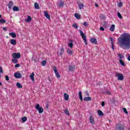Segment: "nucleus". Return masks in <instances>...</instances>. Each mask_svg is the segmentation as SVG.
Returning a JSON list of instances; mask_svg holds the SVG:
<instances>
[{"label":"nucleus","mask_w":130,"mask_h":130,"mask_svg":"<svg viewBox=\"0 0 130 130\" xmlns=\"http://www.w3.org/2000/svg\"><path fill=\"white\" fill-rule=\"evenodd\" d=\"M118 42L120 47L124 50L130 49V34L128 33H123L119 37Z\"/></svg>","instance_id":"1"},{"label":"nucleus","mask_w":130,"mask_h":130,"mask_svg":"<svg viewBox=\"0 0 130 130\" xmlns=\"http://www.w3.org/2000/svg\"><path fill=\"white\" fill-rule=\"evenodd\" d=\"M80 36L82 37L85 45H88V42H87V36L85 35L82 30H80Z\"/></svg>","instance_id":"2"},{"label":"nucleus","mask_w":130,"mask_h":130,"mask_svg":"<svg viewBox=\"0 0 130 130\" xmlns=\"http://www.w3.org/2000/svg\"><path fill=\"white\" fill-rule=\"evenodd\" d=\"M115 76L116 77H117L118 81H123V79L124 77H123V75H122V74L116 72L115 74Z\"/></svg>","instance_id":"3"},{"label":"nucleus","mask_w":130,"mask_h":130,"mask_svg":"<svg viewBox=\"0 0 130 130\" xmlns=\"http://www.w3.org/2000/svg\"><path fill=\"white\" fill-rule=\"evenodd\" d=\"M115 129L116 130H124V125L118 123L116 125Z\"/></svg>","instance_id":"4"},{"label":"nucleus","mask_w":130,"mask_h":130,"mask_svg":"<svg viewBox=\"0 0 130 130\" xmlns=\"http://www.w3.org/2000/svg\"><path fill=\"white\" fill-rule=\"evenodd\" d=\"M36 109L38 110L39 113H43V112H44V110H43L42 107H40V105H39V104H38L36 106Z\"/></svg>","instance_id":"5"},{"label":"nucleus","mask_w":130,"mask_h":130,"mask_svg":"<svg viewBox=\"0 0 130 130\" xmlns=\"http://www.w3.org/2000/svg\"><path fill=\"white\" fill-rule=\"evenodd\" d=\"M53 70L55 74V76L56 78L58 79H59L60 78V75H59V73H58V72L57 71V69L55 67V66L53 67Z\"/></svg>","instance_id":"6"},{"label":"nucleus","mask_w":130,"mask_h":130,"mask_svg":"<svg viewBox=\"0 0 130 130\" xmlns=\"http://www.w3.org/2000/svg\"><path fill=\"white\" fill-rule=\"evenodd\" d=\"M13 58L19 59L21 57V54L19 52L13 53L12 54Z\"/></svg>","instance_id":"7"},{"label":"nucleus","mask_w":130,"mask_h":130,"mask_svg":"<svg viewBox=\"0 0 130 130\" xmlns=\"http://www.w3.org/2000/svg\"><path fill=\"white\" fill-rule=\"evenodd\" d=\"M76 70V66L74 64H70L69 66V70L70 72H74V70Z\"/></svg>","instance_id":"8"},{"label":"nucleus","mask_w":130,"mask_h":130,"mask_svg":"<svg viewBox=\"0 0 130 130\" xmlns=\"http://www.w3.org/2000/svg\"><path fill=\"white\" fill-rule=\"evenodd\" d=\"M14 77L16 78V79H20V78L22 77V75L21 74V73H18V72H16L14 74Z\"/></svg>","instance_id":"9"},{"label":"nucleus","mask_w":130,"mask_h":130,"mask_svg":"<svg viewBox=\"0 0 130 130\" xmlns=\"http://www.w3.org/2000/svg\"><path fill=\"white\" fill-rule=\"evenodd\" d=\"M44 15L46 18H47V19H48V20H50V15H49V14H48L47 11H44Z\"/></svg>","instance_id":"10"},{"label":"nucleus","mask_w":130,"mask_h":130,"mask_svg":"<svg viewBox=\"0 0 130 130\" xmlns=\"http://www.w3.org/2000/svg\"><path fill=\"white\" fill-rule=\"evenodd\" d=\"M8 6V9L9 10H12V7L14 6V4L13 3V2L10 1Z\"/></svg>","instance_id":"11"},{"label":"nucleus","mask_w":130,"mask_h":130,"mask_svg":"<svg viewBox=\"0 0 130 130\" xmlns=\"http://www.w3.org/2000/svg\"><path fill=\"white\" fill-rule=\"evenodd\" d=\"M10 44L12 45H16L17 44V41L15 39H11L10 40Z\"/></svg>","instance_id":"12"},{"label":"nucleus","mask_w":130,"mask_h":130,"mask_svg":"<svg viewBox=\"0 0 130 130\" xmlns=\"http://www.w3.org/2000/svg\"><path fill=\"white\" fill-rule=\"evenodd\" d=\"M89 121L91 124H94L95 122L94 121V118H93V116H90L89 117Z\"/></svg>","instance_id":"13"},{"label":"nucleus","mask_w":130,"mask_h":130,"mask_svg":"<svg viewBox=\"0 0 130 130\" xmlns=\"http://www.w3.org/2000/svg\"><path fill=\"white\" fill-rule=\"evenodd\" d=\"M64 6V2L62 1H60L59 3V8H63V7Z\"/></svg>","instance_id":"14"},{"label":"nucleus","mask_w":130,"mask_h":130,"mask_svg":"<svg viewBox=\"0 0 130 130\" xmlns=\"http://www.w3.org/2000/svg\"><path fill=\"white\" fill-rule=\"evenodd\" d=\"M34 76H35V74H34V72H32L31 74L29 76V77L30 78L32 82H34V81H35V79H34Z\"/></svg>","instance_id":"15"},{"label":"nucleus","mask_w":130,"mask_h":130,"mask_svg":"<svg viewBox=\"0 0 130 130\" xmlns=\"http://www.w3.org/2000/svg\"><path fill=\"white\" fill-rule=\"evenodd\" d=\"M64 100H66V101H68V100H69V98H70V95L69 94H68L67 93H64Z\"/></svg>","instance_id":"16"},{"label":"nucleus","mask_w":130,"mask_h":130,"mask_svg":"<svg viewBox=\"0 0 130 130\" xmlns=\"http://www.w3.org/2000/svg\"><path fill=\"white\" fill-rule=\"evenodd\" d=\"M83 100L84 101H91L92 100V98L90 96L84 97Z\"/></svg>","instance_id":"17"},{"label":"nucleus","mask_w":130,"mask_h":130,"mask_svg":"<svg viewBox=\"0 0 130 130\" xmlns=\"http://www.w3.org/2000/svg\"><path fill=\"white\" fill-rule=\"evenodd\" d=\"M9 35L12 37V38H16L17 37V35L15 32H11L9 33Z\"/></svg>","instance_id":"18"},{"label":"nucleus","mask_w":130,"mask_h":130,"mask_svg":"<svg viewBox=\"0 0 130 130\" xmlns=\"http://www.w3.org/2000/svg\"><path fill=\"white\" fill-rule=\"evenodd\" d=\"M90 41L91 43H93L94 44H97V40L96 39L92 38L90 39Z\"/></svg>","instance_id":"19"},{"label":"nucleus","mask_w":130,"mask_h":130,"mask_svg":"<svg viewBox=\"0 0 130 130\" xmlns=\"http://www.w3.org/2000/svg\"><path fill=\"white\" fill-rule=\"evenodd\" d=\"M115 29V25L112 24L110 28V31H112V32H114Z\"/></svg>","instance_id":"20"},{"label":"nucleus","mask_w":130,"mask_h":130,"mask_svg":"<svg viewBox=\"0 0 130 130\" xmlns=\"http://www.w3.org/2000/svg\"><path fill=\"white\" fill-rule=\"evenodd\" d=\"M78 7H79V10H82V9H83V8H84V4L83 3H79L78 4Z\"/></svg>","instance_id":"21"},{"label":"nucleus","mask_w":130,"mask_h":130,"mask_svg":"<svg viewBox=\"0 0 130 130\" xmlns=\"http://www.w3.org/2000/svg\"><path fill=\"white\" fill-rule=\"evenodd\" d=\"M100 18L101 20H104L106 19V16L104 15V14H100Z\"/></svg>","instance_id":"22"},{"label":"nucleus","mask_w":130,"mask_h":130,"mask_svg":"<svg viewBox=\"0 0 130 130\" xmlns=\"http://www.w3.org/2000/svg\"><path fill=\"white\" fill-rule=\"evenodd\" d=\"M98 114H99V115H100V116H103L104 115V114L103 113L102 111L100 110L98 111Z\"/></svg>","instance_id":"23"},{"label":"nucleus","mask_w":130,"mask_h":130,"mask_svg":"<svg viewBox=\"0 0 130 130\" xmlns=\"http://www.w3.org/2000/svg\"><path fill=\"white\" fill-rule=\"evenodd\" d=\"M13 11L14 12H18L19 11V8L17 6H14L13 7Z\"/></svg>","instance_id":"24"},{"label":"nucleus","mask_w":130,"mask_h":130,"mask_svg":"<svg viewBox=\"0 0 130 130\" xmlns=\"http://www.w3.org/2000/svg\"><path fill=\"white\" fill-rule=\"evenodd\" d=\"M31 20H32V18L31 17V16L28 15L27 18L25 19V22H30Z\"/></svg>","instance_id":"25"},{"label":"nucleus","mask_w":130,"mask_h":130,"mask_svg":"<svg viewBox=\"0 0 130 130\" xmlns=\"http://www.w3.org/2000/svg\"><path fill=\"white\" fill-rule=\"evenodd\" d=\"M79 99H80L81 101H83V96H82V91H79Z\"/></svg>","instance_id":"26"},{"label":"nucleus","mask_w":130,"mask_h":130,"mask_svg":"<svg viewBox=\"0 0 130 130\" xmlns=\"http://www.w3.org/2000/svg\"><path fill=\"white\" fill-rule=\"evenodd\" d=\"M64 112L65 114H66L67 115H68V116H70V112H69V109H66L64 110Z\"/></svg>","instance_id":"27"},{"label":"nucleus","mask_w":130,"mask_h":130,"mask_svg":"<svg viewBox=\"0 0 130 130\" xmlns=\"http://www.w3.org/2000/svg\"><path fill=\"white\" fill-rule=\"evenodd\" d=\"M35 8L37 9V10H39L40 8L39 7V4L38 3H35Z\"/></svg>","instance_id":"28"},{"label":"nucleus","mask_w":130,"mask_h":130,"mask_svg":"<svg viewBox=\"0 0 130 130\" xmlns=\"http://www.w3.org/2000/svg\"><path fill=\"white\" fill-rule=\"evenodd\" d=\"M67 53L68 54H70V55H72L73 54V51H71L70 49H67Z\"/></svg>","instance_id":"29"},{"label":"nucleus","mask_w":130,"mask_h":130,"mask_svg":"<svg viewBox=\"0 0 130 130\" xmlns=\"http://www.w3.org/2000/svg\"><path fill=\"white\" fill-rule=\"evenodd\" d=\"M75 18H76L77 19H81V15H80V14H78V13H76L75 14Z\"/></svg>","instance_id":"30"},{"label":"nucleus","mask_w":130,"mask_h":130,"mask_svg":"<svg viewBox=\"0 0 130 130\" xmlns=\"http://www.w3.org/2000/svg\"><path fill=\"white\" fill-rule=\"evenodd\" d=\"M12 61L13 63H17L18 59H17V58H13V59H12Z\"/></svg>","instance_id":"31"},{"label":"nucleus","mask_w":130,"mask_h":130,"mask_svg":"<svg viewBox=\"0 0 130 130\" xmlns=\"http://www.w3.org/2000/svg\"><path fill=\"white\" fill-rule=\"evenodd\" d=\"M119 63H120L121 65H122L123 67H124L125 66V63H124V62L122 61V59L119 60Z\"/></svg>","instance_id":"32"},{"label":"nucleus","mask_w":130,"mask_h":130,"mask_svg":"<svg viewBox=\"0 0 130 130\" xmlns=\"http://www.w3.org/2000/svg\"><path fill=\"white\" fill-rule=\"evenodd\" d=\"M16 86L17 87H18V88H22V84H21V83H19V82H17L16 83Z\"/></svg>","instance_id":"33"},{"label":"nucleus","mask_w":130,"mask_h":130,"mask_svg":"<svg viewBox=\"0 0 130 130\" xmlns=\"http://www.w3.org/2000/svg\"><path fill=\"white\" fill-rule=\"evenodd\" d=\"M22 122H26L27 121V117H23L21 118Z\"/></svg>","instance_id":"34"},{"label":"nucleus","mask_w":130,"mask_h":130,"mask_svg":"<svg viewBox=\"0 0 130 130\" xmlns=\"http://www.w3.org/2000/svg\"><path fill=\"white\" fill-rule=\"evenodd\" d=\"M6 22V20L4 19H0V24H5Z\"/></svg>","instance_id":"35"},{"label":"nucleus","mask_w":130,"mask_h":130,"mask_svg":"<svg viewBox=\"0 0 130 130\" xmlns=\"http://www.w3.org/2000/svg\"><path fill=\"white\" fill-rule=\"evenodd\" d=\"M118 56L119 57L120 60V59H122L123 57H124V56H123V55H122V54H118Z\"/></svg>","instance_id":"36"},{"label":"nucleus","mask_w":130,"mask_h":130,"mask_svg":"<svg viewBox=\"0 0 130 130\" xmlns=\"http://www.w3.org/2000/svg\"><path fill=\"white\" fill-rule=\"evenodd\" d=\"M72 27H73V28H75V29H78V27L79 26H78V24H77L76 23H74L72 25Z\"/></svg>","instance_id":"37"},{"label":"nucleus","mask_w":130,"mask_h":130,"mask_svg":"<svg viewBox=\"0 0 130 130\" xmlns=\"http://www.w3.org/2000/svg\"><path fill=\"white\" fill-rule=\"evenodd\" d=\"M63 52H64V49H63V48H61L60 49V55H61Z\"/></svg>","instance_id":"38"},{"label":"nucleus","mask_w":130,"mask_h":130,"mask_svg":"<svg viewBox=\"0 0 130 130\" xmlns=\"http://www.w3.org/2000/svg\"><path fill=\"white\" fill-rule=\"evenodd\" d=\"M1 74H4V70H3V68H2V67H0V77H2Z\"/></svg>","instance_id":"39"},{"label":"nucleus","mask_w":130,"mask_h":130,"mask_svg":"<svg viewBox=\"0 0 130 130\" xmlns=\"http://www.w3.org/2000/svg\"><path fill=\"white\" fill-rule=\"evenodd\" d=\"M42 66L43 67L46 66V60H43L42 61Z\"/></svg>","instance_id":"40"},{"label":"nucleus","mask_w":130,"mask_h":130,"mask_svg":"<svg viewBox=\"0 0 130 130\" xmlns=\"http://www.w3.org/2000/svg\"><path fill=\"white\" fill-rule=\"evenodd\" d=\"M68 46L70 47V48H73V46H74V44H73L72 43H69Z\"/></svg>","instance_id":"41"},{"label":"nucleus","mask_w":130,"mask_h":130,"mask_svg":"<svg viewBox=\"0 0 130 130\" xmlns=\"http://www.w3.org/2000/svg\"><path fill=\"white\" fill-rule=\"evenodd\" d=\"M123 112H124V113H125L126 114H127L128 113V112H127V110H126V109H125V108H123Z\"/></svg>","instance_id":"42"},{"label":"nucleus","mask_w":130,"mask_h":130,"mask_svg":"<svg viewBox=\"0 0 130 130\" xmlns=\"http://www.w3.org/2000/svg\"><path fill=\"white\" fill-rule=\"evenodd\" d=\"M118 17L120 19H122V16L121 15V14H120V13L119 12H118Z\"/></svg>","instance_id":"43"},{"label":"nucleus","mask_w":130,"mask_h":130,"mask_svg":"<svg viewBox=\"0 0 130 130\" xmlns=\"http://www.w3.org/2000/svg\"><path fill=\"white\" fill-rule=\"evenodd\" d=\"M110 39L111 40V44H114V42H113L114 41V40H113V38H110Z\"/></svg>","instance_id":"44"},{"label":"nucleus","mask_w":130,"mask_h":130,"mask_svg":"<svg viewBox=\"0 0 130 130\" xmlns=\"http://www.w3.org/2000/svg\"><path fill=\"white\" fill-rule=\"evenodd\" d=\"M118 7H119V8L122 7V2H119L118 4Z\"/></svg>","instance_id":"45"},{"label":"nucleus","mask_w":130,"mask_h":130,"mask_svg":"<svg viewBox=\"0 0 130 130\" xmlns=\"http://www.w3.org/2000/svg\"><path fill=\"white\" fill-rule=\"evenodd\" d=\"M5 79H6V81H10V78H9L8 76H6Z\"/></svg>","instance_id":"46"},{"label":"nucleus","mask_w":130,"mask_h":130,"mask_svg":"<svg viewBox=\"0 0 130 130\" xmlns=\"http://www.w3.org/2000/svg\"><path fill=\"white\" fill-rule=\"evenodd\" d=\"M106 93L108 95H111V92H110V91L107 90V91H106Z\"/></svg>","instance_id":"47"},{"label":"nucleus","mask_w":130,"mask_h":130,"mask_svg":"<svg viewBox=\"0 0 130 130\" xmlns=\"http://www.w3.org/2000/svg\"><path fill=\"white\" fill-rule=\"evenodd\" d=\"M83 26H85V27H87V26H88V23L86 22H84L83 23Z\"/></svg>","instance_id":"48"},{"label":"nucleus","mask_w":130,"mask_h":130,"mask_svg":"<svg viewBox=\"0 0 130 130\" xmlns=\"http://www.w3.org/2000/svg\"><path fill=\"white\" fill-rule=\"evenodd\" d=\"M101 105H102V106H105V102H102Z\"/></svg>","instance_id":"49"},{"label":"nucleus","mask_w":130,"mask_h":130,"mask_svg":"<svg viewBox=\"0 0 130 130\" xmlns=\"http://www.w3.org/2000/svg\"><path fill=\"white\" fill-rule=\"evenodd\" d=\"M15 68H20V65H19V64H16L15 66Z\"/></svg>","instance_id":"50"},{"label":"nucleus","mask_w":130,"mask_h":130,"mask_svg":"<svg viewBox=\"0 0 130 130\" xmlns=\"http://www.w3.org/2000/svg\"><path fill=\"white\" fill-rule=\"evenodd\" d=\"M112 44V49L113 50H114V44Z\"/></svg>","instance_id":"51"},{"label":"nucleus","mask_w":130,"mask_h":130,"mask_svg":"<svg viewBox=\"0 0 130 130\" xmlns=\"http://www.w3.org/2000/svg\"><path fill=\"white\" fill-rule=\"evenodd\" d=\"M100 30L101 31H104V28H103V27L101 26L100 27Z\"/></svg>","instance_id":"52"},{"label":"nucleus","mask_w":130,"mask_h":130,"mask_svg":"<svg viewBox=\"0 0 130 130\" xmlns=\"http://www.w3.org/2000/svg\"><path fill=\"white\" fill-rule=\"evenodd\" d=\"M85 94H86V96H89V93H88V92H87V91L85 92Z\"/></svg>","instance_id":"53"},{"label":"nucleus","mask_w":130,"mask_h":130,"mask_svg":"<svg viewBox=\"0 0 130 130\" xmlns=\"http://www.w3.org/2000/svg\"><path fill=\"white\" fill-rule=\"evenodd\" d=\"M95 7H99V5H98V4H97L96 3H95Z\"/></svg>","instance_id":"54"},{"label":"nucleus","mask_w":130,"mask_h":130,"mask_svg":"<svg viewBox=\"0 0 130 130\" xmlns=\"http://www.w3.org/2000/svg\"><path fill=\"white\" fill-rule=\"evenodd\" d=\"M3 30H4V31H7V28L3 27Z\"/></svg>","instance_id":"55"},{"label":"nucleus","mask_w":130,"mask_h":130,"mask_svg":"<svg viewBox=\"0 0 130 130\" xmlns=\"http://www.w3.org/2000/svg\"><path fill=\"white\" fill-rule=\"evenodd\" d=\"M2 85H3V84L0 82V86H2Z\"/></svg>","instance_id":"56"},{"label":"nucleus","mask_w":130,"mask_h":130,"mask_svg":"<svg viewBox=\"0 0 130 130\" xmlns=\"http://www.w3.org/2000/svg\"><path fill=\"white\" fill-rule=\"evenodd\" d=\"M46 108H47V109H48V106H46Z\"/></svg>","instance_id":"57"},{"label":"nucleus","mask_w":130,"mask_h":130,"mask_svg":"<svg viewBox=\"0 0 130 130\" xmlns=\"http://www.w3.org/2000/svg\"><path fill=\"white\" fill-rule=\"evenodd\" d=\"M2 18V15L0 14V19Z\"/></svg>","instance_id":"58"},{"label":"nucleus","mask_w":130,"mask_h":130,"mask_svg":"<svg viewBox=\"0 0 130 130\" xmlns=\"http://www.w3.org/2000/svg\"><path fill=\"white\" fill-rule=\"evenodd\" d=\"M128 130H130V128H128Z\"/></svg>","instance_id":"59"}]
</instances>
